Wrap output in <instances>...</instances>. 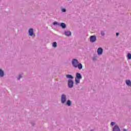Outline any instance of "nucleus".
Returning <instances> with one entry per match:
<instances>
[{
    "mask_svg": "<svg viewBox=\"0 0 131 131\" xmlns=\"http://www.w3.org/2000/svg\"><path fill=\"white\" fill-rule=\"evenodd\" d=\"M66 76L69 79H73V76L71 75H66Z\"/></svg>",
    "mask_w": 131,
    "mask_h": 131,
    "instance_id": "nucleus-14",
    "label": "nucleus"
},
{
    "mask_svg": "<svg viewBox=\"0 0 131 131\" xmlns=\"http://www.w3.org/2000/svg\"><path fill=\"white\" fill-rule=\"evenodd\" d=\"M53 25H54V26H60V24H59V23H58L57 21H54L53 23Z\"/></svg>",
    "mask_w": 131,
    "mask_h": 131,
    "instance_id": "nucleus-15",
    "label": "nucleus"
},
{
    "mask_svg": "<svg viewBox=\"0 0 131 131\" xmlns=\"http://www.w3.org/2000/svg\"><path fill=\"white\" fill-rule=\"evenodd\" d=\"M66 105H67V106H69V107H70V106H71L72 102H71V100H68L66 102Z\"/></svg>",
    "mask_w": 131,
    "mask_h": 131,
    "instance_id": "nucleus-13",
    "label": "nucleus"
},
{
    "mask_svg": "<svg viewBox=\"0 0 131 131\" xmlns=\"http://www.w3.org/2000/svg\"><path fill=\"white\" fill-rule=\"evenodd\" d=\"M20 78H22V75L21 74L19 75V76L17 77L18 80H20Z\"/></svg>",
    "mask_w": 131,
    "mask_h": 131,
    "instance_id": "nucleus-20",
    "label": "nucleus"
},
{
    "mask_svg": "<svg viewBox=\"0 0 131 131\" xmlns=\"http://www.w3.org/2000/svg\"><path fill=\"white\" fill-rule=\"evenodd\" d=\"M116 36H118L119 35V33H116Z\"/></svg>",
    "mask_w": 131,
    "mask_h": 131,
    "instance_id": "nucleus-23",
    "label": "nucleus"
},
{
    "mask_svg": "<svg viewBox=\"0 0 131 131\" xmlns=\"http://www.w3.org/2000/svg\"><path fill=\"white\" fill-rule=\"evenodd\" d=\"M29 35L30 36H35V34H34V31H33V29L30 28L28 30Z\"/></svg>",
    "mask_w": 131,
    "mask_h": 131,
    "instance_id": "nucleus-5",
    "label": "nucleus"
},
{
    "mask_svg": "<svg viewBox=\"0 0 131 131\" xmlns=\"http://www.w3.org/2000/svg\"><path fill=\"white\" fill-rule=\"evenodd\" d=\"M123 131H127V129H123Z\"/></svg>",
    "mask_w": 131,
    "mask_h": 131,
    "instance_id": "nucleus-24",
    "label": "nucleus"
},
{
    "mask_svg": "<svg viewBox=\"0 0 131 131\" xmlns=\"http://www.w3.org/2000/svg\"><path fill=\"white\" fill-rule=\"evenodd\" d=\"M101 36H105V31H101Z\"/></svg>",
    "mask_w": 131,
    "mask_h": 131,
    "instance_id": "nucleus-18",
    "label": "nucleus"
},
{
    "mask_svg": "<svg viewBox=\"0 0 131 131\" xmlns=\"http://www.w3.org/2000/svg\"><path fill=\"white\" fill-rule=\"evenodd\" d=\"M125 83L127 86H130L131 88V80L129 79H127L125 80Z\"/></svg>",
    "mask_w": 131,
    "mask_h": 131,
    "instance_id": "nucleus-10",
    "label": "nucleus"
},
{
    "mask_svg": "<svg viewBox=\"0 0 131 131\" xmlns=\"http://www.w3.org/2000/svg\"><path fill=\"white\" fill-rule=\"evenodd\" d=\"M60 102L61 104H65L67 102V95L62 94L60 97Z\"/></svg>",
    "mask_w": 131,
    "mask_h": 131,
    "instance_id": "nucleus-3",
    "label": "nucleus"
},
{
    "mask_svg": "<svg viewBox=\"0 0 131 131\" xmlns=\"http://www.w3.org/2000/svg\"><path fill=\"white\" fill-rule=\"evenodd\" d=\"M74 83V82H73V80L72 79H69L68 81V88H69V89H72V88H73Z\"/></svg>",
    "mask_w": 131,
    "mask_h": 131,
    "instance_id": "nucleus-4",
    "label": "nucleus"
},
{
    "mask_svg": "<svg viewBox=\"0 0 131 131\" xmlns=\"http://www.w3.org/2000/svg\"><path fill=\"white\" fill-rule=\"evenodd\" d=\"M64 34L66 36H71L72 33H71V31H69V30H66L64 32Z\"/></svg>",
    "mask_w": 131,
    "mask_h": 131,
    "instance_id": "nucleus-9",
    "label": "nucleus"
},
{
    "mask_svg": "<svg viewBox=\"0 0 131 131\" xmlns=\"http://www.w3.org/2000/svg\"><path fill=\"white\" fill-rule=\"evenodd\" d=\"M61 11L62 13H66V9L65 8H61Z\"/></svg>",
    "mask_w": 131,
    "mask_h": 131,
    "instance_id": "nucleus-19",
    "label": "nucleus"
},
{
    "mask_svg": "<svg viewBox=\"0 0 131 131\" xmlns=\"http://www.w3.org/2000/svg\"><path fill=\"white\" fill-rule=\"evenodd\" d=\"M59 26H60L62 29H65V28H66V24L64 23L59 24Z\"/></svg>",
    "mask_w": 131,
    "mask_h": 131,
    "instance_id": "nucleus-11",
    "label": "nucleus"
},
{
    "mask_svg": "<svg viewBox=\"0 0 131 131\" xmlns=\"http://www.w3.org/2000/svg\"><path fill=\"white\" fill-rule=\"evenodd\" d=\"M115 123H116L115 122H112L111 123V126H113V125H115Z\"/></svg>",
    "mask_w": 131,
    "mask_h": 131,
    "instance_id": "nucleus-21",
    "label": "nucleus"
},
{
    "mask_svg": "<svg viewBox=\"0 0 131 131\" xmlns=\"http://www.w3.org/2000/svg\"><path fill=\"white\" fill-rule=\"evenodd\" d=\"M112 131H121L119 126L116 125L112 128Z\"/></svg>",
    "mask_w": 131,
    "mask_h": 131,
    "instance_id": "nucleus-8",
    "label": "nucleus"
},
{
    "mask_svg": "<svg viewBox=\"0 0 131 131\" xmlns=\"http://www.w3.org/2000/svg\"><path fill=\"white\" fill-rule=\"evenodd\" d=\"M97 55H98V56H101L103 55V48H102L101 47H99L98 48Z\"/></svg>",
    "mask_w": 131,
    "mask_h": 131,
    "instance_id": "nucleus-7",
    "label": "nucleus"
},
{
    "mask_svg": "<svg viewBox=\"0 0 131 131\" xmlns=\"http://www.w3.org/2000/svg\"><path fill=\"white\" fill-rule=\"evenodd\" d=\"M127 58L128 60H131V54L130 53H128L127 55Z\"/></svg>",
    "mask_w": 131,
    "mask_h": 131,
    "instance_id": "nucleus-16",
    "label": "nucleus"
},
{
    "mask_svg": "<svg viewBox=\"0 0 131 131\" xmlns=\"http://www.w3.org/2000/svg\"><path fill=\"white\" fill-rule=\"evenodd\" d=\"M52 47L53 48H57V42H54L52 44Z\"/></svg>",
    "mask_w": 131,
    "mask_h": 131,
    "instance_id": "nucleus-17",
    "label": "nucleus"
},
{
    "mask_svg": "<svg viewBox=\"0 0 131 131\" xmlns=\"http://www.w3.org/2000/svg\"><path fill=\"white\" fill-rule=\"evenodd\" d=\"M93 61H96L97 60V56H94L93 58Z\"/></svg>",
    "mask_w": 131,
    "mask_h": 131,
    "instance_id": "nucleus-22",
    "label": "nucleus"
},
{
    "mask_svg": "<svg viewBox=\"0 0 131 131\" xmlns=\"http://www.w3.org/2000/svg\"><path fill=\"white\" fill-rule=\"evenodd\" d=\"M72 64L74 68H78L79 70L82 69V64L80 63L77 59H73L72 60Z\"/></svg>",
    "mask_w": 131,
    "mask_h": 131,
    "instance_id": "nucleus-1",
    "label": "nucleus"
},
{
    "mask_svg": "<svg viewBox=\"0 0 131 131\" xmlns=\"http://www.w3.org/2000/svg\"><path fill=\"white\" fill-rule=\"evenodd\" d=\"M4 76H5V72L0 69V77H4Z\"/></svg>",
    "mask_w": 131,
    "mask_h": 131,
    "instance_id": "nucleus-12",
    "label": "nucleus"
},
{
    "mask_svg": "<svg viewBox=\"0 0 131 131\" xmlns=\"http://www.w3.org/2000/svg\"><path fill=\"white\" fill-rule=\"evenodd\" d=\"M90 42H96L97 37L95 35L91 36L90 37Z\"/></svg>",
    "mask_w": 131,
    "mask_h": 131,
    "instance_id": "nucleus-6",
    "label": "nucleus"
},
{
    "mask_svg": "<svg viewBox=\"0 0 131 131\" xmlns=\"http://www.w3.org/2000/svg\"><path fill=\"white\" fill-rule=\"evenodd\" d=\"M82 79V76L79 73H76V77L75 78V81L76 82V84H78V83H80V80Z\"/></svg>",
    "mask_w": 131,
    "mask_h": 131,
    "instance_id": "nucleus-2",
    "label": "nucleus"
},
{
    "mask_svg": "<svg viewBox=\"0 0 131 131\" xmlns=\"http://www.w3.org/2000/svg\"><path fill=\"white\" fill-rule=\"evenodd\" d=\"M91 131H93V130H91Z\"/></svg>",
    "mask_w": 131,
    "mask_h": 131,
    "instance_id": "nucleus-25",
    "label": "nucleus"
}]
</instances>
